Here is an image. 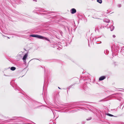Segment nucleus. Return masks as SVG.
Instances as JSON below:
<instances>
[{
  "instance_id": "obj_1",
  "label": "nucleus",
  "mask_w": 124,
  "mask_h": 124,
  "mask_svg": "<svg viewBox=\"0 0 124 124\" xmlns=\"http://www.w3.org/2000/svg\"><path fill=\"white\" fill-rule=\"evenodd\" d=\"M30 37H34L37 38L39 39H45L47 41H49V40L47 38L42 36L41 35H38L36 34H32L30 35Z\"/></svg>"
},
{
  "instance_id": "obj_2",
  "label": "nucleus",
  "mask_w": 124,
  "mask_h": 124,
  "mask_svg": "<svg viewBox=\"0 0 124 124\" xmlns=\"http://www.w3.org/2000/svg\"><path fill=\"white\" fill-rule=\"evenodd\" d=\"M28 56L27 54H26L23 56V62L25 63L26 62V59L27 58Z\"/></svg>"
},
{
  "instance_id": "obj_3",
  "label": "nucleus",
  "mask_w": 124,
  "mask_h": 124,
  "mask_svg": "<svg viewBox=\"0 0 124 124\" xmlns=\"http://www.w3.org/2000/svg\"><path fill=\"white\" fill-rule=\"evenodd\" d=\"M70 11L71 13L72 14H74L76 12V10L75 8H72L70 10Z\"/></svg>"
},
{
  "instance_id": "obj_4",
  "label": "nucleus",
  "mask_w": 124,
  "mask_h": 124,
  "mask_svg": "<svg viewBox=\"0 0 124 124\" xmlns=\"http://www.w3.org/2000/svg\"><path fill=\"white\" fill-rule=\"evenodd\" d=\"M105 78V77L104 76H102L100 77L99 78V80L100 81L102 80Z\"/></svg>"
},
{
  "instance_id": "obj_5",
  "label": "nucleus",
  "mask_w": 124,
  "mask_h": 124,
  "mask_svg": "<svg viewBox=\"0 0 124 124\" xmlns=\"http://www.w3.org/2000/svg\"><path fill=\"white\" fill-rule=\"evenodd\" d=\"M16 69V68L14 67H12L10 69L12 70H14Z\"/></svg>"
},
{
  "instance_id": "obj_6",
  "label": "nucleus",
  "mask_w": 124,
  "mask_h": 124,
  "mask_svg": "<svg viewBox=\"0 0 124 124\" xmlns=\"http://www.w3.org/2000/svg\"><path fill=\"white\" fill-rule=\"evenodd\" d=\"M97 1L100 4H101L102 2V1L101 0H97Z\"/></svg>"
},
{
  "instance_id": "obj_7",
  "label": "nucleus",
  "mask_w": 124,
  "mask_h": 124,
  "mask_svg": "<svg viewBox=\"0 0 124 124\" xmlns=\"http://www.w3.org/2000/svg\"><path fill=\"white\" fill-rule=\"evenodd\" d=\"M107 115L109 116H113V115H111V114H107Z\"/></svg>"
},
{
  "instance_id": "obj_8",
  "label": "nucleus",
  "mask_w": 124,
  "mask_h": 124,
  "mask_svg": "<svg viewBox=\"0 0 124 124\" xmlns=\"http://www.w3.org/2000/svg\"><path fill=\"white\" fill-rule=\"evenodd\" d=\"M91 119V118H90L89 119H87V120H90Z\"/></svg>"
},
{
  "instance_id": "obj_9",
  "label": "nucleus",
  "mask_w": 124,
  "mask_h": 124,
  "mask_svg": "<svg viewBox=\"0 0 124 124\" xmlns=\"http://www.w3.org/2000/svg\"><path fill=\"white\" fill-rule=\"evenodd\" d=\"M121 5H118V7H121Z\"/></svg>"
},
{
  "instance_id": "obj_10",
  "label": "nucleus",
  "mask_w": 124,
  "mask_h": 124,
  "mask_svg": "<svg viewBox=\"0 0 124 124\" xmlns=\"http://www.w3.org/2000/svg\"><path fill=\"white\" fill-rule=\"evenodd\" d=\"M113 37L114 38H115V37L116 36L115 35H113Z\"/></svg>"
},
{
  "instance_id": "obj_11",
  "label": "nucleus",
  "mask_w": 124,
  "mask_h": 124,
  "mask_svg": "<svg viewBox=\"0 0 124 124\" xmlns=\"http://www.w3.org/2000/svg\"><path fill=\"white\" fill-rule=\"evenodd\" d=\"M113 27V26H111V27H110V28H111V27L112 28Z\"/></svg>"
},
{
  "instance_id": "obj_12",
  "label": "nucleus",
  "mask_w": 124,
  "mask_h": 124,
  "mask_svg": "<svg viewBox=\"0 0 124 124\" xmlns=\"http://www.w3.org/2000/svg\"><path fill=\"white\" fill-rule=\"evenodd\" d=\"M109 22V21H108V22H107L108 23Z\"/></svg>"
},
{
  "instance_id": "obj_13",
  "label": "nucleus",
  "mask_w": 124,
  "mask_h": 124,
  "mask_svg": "<svg viewBox=\"0 0 124 124\" xmlns=\"http://www.w3.org/2000/svg\"><path fill=\"white\" fill-rule=\"evenodd\" d=\"M58 88H59V89H60V88L59 87H58Z\"/></svg>"
},
{
  "instance_id": "obj_14",
  "label": "nucleus",
  "mask_w": 124,
  "mask_h": 124,
  "mask_svg": "<svg viewBox=\"0 0 124 124\" xmlns=\"http://www.w3.org/2000/svg\"><path fill=\"white\" fill-rule=\"evenodd\" d=\"M8 38H9V37H8Z\"/></svg>"
}]
</instances>
